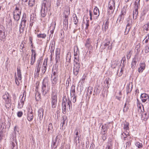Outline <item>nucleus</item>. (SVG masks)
<instances>
[{
  "label": "nucleus",
  "mask_w": 149,
  "mask_h": 149,
  "mask_svg": "<svg viewBox=\"0 0 149 149\" xmlns=\"http://www.w3.org/2000/svg\"><path fill=\"white\" fill-rule=\"evenodd\" d=\"M57 91L56 89H53L51 93V103L52 108H56L57 103Z\"/></svg>",
  "instance_id": "f257e3e1"
},
{
  "label": "nucleus",
  "mask_w": 149,
  "mask_h": 149,
  "mask_svg": "<svg viewBox=\"0 0 149 149\" xmlns=\"http://www.w3.org/2000/svg\"><path fill=\"white\" fill-rule=\"evenodd\" d=\"M61 138L62 136L61 135H58L56 136L55 140H53L52 144V149H55L57 148V146L59 145L61 139Z\"/></svg>",
  "instance_id": "f03ea898"
},
{
  "label": "nucleus",
  "mask_w": 149,
  "mask_h": 149,
  "mask_svg": "<svg viewBox=\"0 0 149 149\" xmlns=\"http://www.w3.org/2000/svg\"><path fill=\"white\" fill-rule=\"evenodd\" d=\"M140 0H139L137 2L135 1L134 3L135 10L133 12V17L134 19H136L138 15V9L140 5Z\"/></svg>",
  "instance_id": "7ed1b4c3"
},
{
  "label": "nucleus",
  "mask_w": 149,
  "mask_h": 149,
  "mask_svg": "<svg viewBox=\"0 0 149 149\" xmlns=\"http://www.w3.org/2000/svg\"><path fill=\"white\" fill-rule=\"evenodd\" d=\"M48 79L47 78H45L43 81L42 84V94L44 95H46L48 92V90H46L47 86L48 85Z\"/></svg>",
  "instance_id": "20e7f679"
},
{
  "label": "nucleus",
  "mask_w": 149,
  "mask_h": 149,
  "mask_svg": "<svg viewBox=\"0 0 149 149\" xmlns=\"http://www.w3.org/2000/svg\"><path fill=\"white\" fill-rule=\"evenodd\" d=\"M115 2L113 0H111L109 2L108 5V8L109 9H108L109 12H111L113 13L115 9Z\"/></svg>",
  "instance_id": "39448f33"
},
{
  "label": "nucleus",
  "mask_w": 149,
  "mask_h": 149,
  "mask_svg": "<svg viewBox=\"0 0 149 149\" xmlns=\"http://www.w3.org/2000/svg\"><path fill=\"white\" fill-rule=\"evenodd\" d=\"M138 59V57L136 55H135L131 63V68L133 70L135 69L136 66Z\"/></svg>",
  "instance_id": "423d86ee"
},
{
  "label": "nucleus",
  "mask_w": 149,
  "mask_h": 149,
  "mask_svg": "<svg viewBox=\"0 0 149 149\" xmlns=\"http://www.w3.org/2000/svg\"><path fill=\"white\" fill-rule=\"evenodd\" d=\"M40 60H38L36 67L35 75L38 76L39 75V73L40 71V68L41 67V65L40 64Z\"/></svg>",
  "instance_id": "0eeeda50"
},
{
  "label": "nucleus",
  "mask_w": 149,
  "mask_h": 149,
  "mask_svg": "<svg viewBox=\"0 0 149 149\" xmlns=\"http://www.w3.org/2000/svg\"><path fill=\"white\" fill-rule=\"evenodd\" d=\"M51 2L49 0H43L42 8H50L51 6Z\"/></svg>",
  "instance_id": "6e6552de"
},
{
  "label": "nucleus",
  "mask_w": 149,
  "mask_h": 149,
  "mask_svg": "<svg viewBox=\"0 0 149 149\" xmlns=\"http://www.w3.org/2000/svg\"><path fill=\"white\" fill-rule=\"evenodd\" d=\"M5 28L3 26L0 24V38H3L6 36L5 34Z\"/></svg>",
  "instance_id": "1a4fd4ad"
},
{
  "label": "nucleus",
  "mask_w": 149,
  "mask_h": 149,
  "mask_svg": "<svg viewBox=\"0 0 149 149\" xmlns=\"http://www.w3.org/2000/svg\"><path fill=\"white\" fill-rule=\"evenodd\" d=\"M48 58H46L44 60L42 68V72L43 74H44L46 70L47 65Z\"/></svg>",
  "instance_id": "9d476101"
},
{
  "label": "nucleus",
  "mask_w": 149,
  "mask_h": 149,
  "mask_svg": "<svg viewBox=\"0 0 149 149\" xmlns=\"http://www.w3.org/2000/svg\"><path fill=\"white\" fill-rule=\"evenodd\" d=\"M110 44V42L109 40H105V41L103 42L102 46L104 45V47L103 49H105L107 46H108V48L109 49H112L111 44L109 45Z\"/></svg>",
  "instance_id": "9b49d317"
},
{
  "label": "nucleus",
  "mask_w": 149,
  "mask_h": 149,
  "mask_svg": "<svg viewBox=\"0 0 149 149\" xmlns=\"http://www.w3.org/2000/svg\"><path fill=\"white\" fill-rule=\"evenodd\" d=\"M58 70L57 68L53 69L52 70V73L51 76V78L58 79Z\"/></svg>",
  "instance_id": "f8f14e48"
},
{
  "label": "nucleus",
  "mask_w": 149,
  "mask_h": 149,
  "mask_svg": "<svg viewBox=\"0 0 149 149\" xmlns=\"http://www.w3.org/2000/svg\"><path fill=\"white\" fill-rule=\"evenodd\" d=\"M13 140L11 141V147L12 149H15L17 147V148H18L17 146V142L16 139L14 138L12 139Z\"/></svg>",
  "instance_id": "ddd939ff"
},
{
  "label": "nucleus",
  "mask_w": 149,
  "mask_h": 149,
  "mask_svg": "<svg viewBox=\"0 0 149 149\" xmlns=\"http://www.w3.org/2000/svg\"><path fill=\"white\" fill-rule=\"evenodd\" d=\"M67 118L66 116H63L62 117V119L61 120V127L62 129H63V125H65L66 122L67 123V122L66 120L67 119Z\"/></svg>",
  "instance_id": "4468645a"
},
{
  "label": "nucleus",
  "mask_w": 149,
  "mask_h": 149,
  "mask_svg": "<svg viewBox=\"0 0 149 149\" xmlns=\"http://www.w3.org/2000/svg\"><path fill=\"white\" fill-rule=\"evenodd\" d=\"M80 66H74L73 68V73L75 76H77L78 74Z\"/></svg>",
  "instance_id": "2eb2a0df"
},
{
  "label": "nucleus",
  "mask_w": 149,
  "mask_h": 149,
  "mask_svg": "<svg viewBox=\"0 0 149 149\" xmlns=\"http://www.w3.org/2000/svg\"><path fill=\"white\" fill-rule=\"evenodd\" d=\"M26 15L25 14H24L23 15V17L21 20V22L20 25L23 26H25V23L26 22Z\"/></svg>",
  "instance_id": "dca6fc26"
},
{
  "label": "nucleus",
  "mask_w": 149,
  "mask_h": 149,
  "mask_svg": "<svg viewBox=\"0 0 149 149\" xmlns=\"http://www.w3.org/2000/svg\"><path fill=\"white\" fill-rule=\"evenodd\" d=\"M43 109L41 108H40L38 111V117L40 120H42L43 118Z\"/></svg>",
  "instance_id": "f3484780"
},
{
  "label": "nucleus",
  "mask_w": 149,
  "mask_h": 149,
  "mask_svg": "<svg viewBox=\"0 0 149 149\" xmlns=\"http://www.w3.org/2000/svg\"><path fill=\"white\" fill-rule=\"evenodd\" d=\"M18 13H14L13 18L15 20L17 21H18L20 19V15L21 14V11H18Z\"/></svg>",
  "instance_id": "a211bd4d"
},
{
  "label": "nucleus",
  "mask_w": 149,
  "mask_h": 149,
  "mask_svg": "<svg viewBox=\"0 0 149 149\" xmlns=\"http://www.w3.org/2000/svg\"><path fill=\"white\" fill-rule=\"evenodd\" d=\"M33 117V113L32 111H29L27 113V119L29 121L32 120Z\"/></svg>",
  "instance_id": "6ab92c4d"
},
{
  "label": "nucleus",
  "mask_w": 149,
  "mask_h": 149,
  "mask_svg": "<svg viewBox=\"0 0 149 149\" xmlns=\"http://www.w3.org/2000/svg\"><path fill=\"white\" fill-rule=\"evenodd\" d=\"M60 50L59 49H57L56 51L55 52L56 58L55 60L56 61V63H57L58 61L60 60Z\"/></svg>",
  "instance_id": "aec40b11"
},
{
  "label": "nucleus",
  "mask_w": 149,
  "mask_h": 149,
  "mask_svg": "<svg viewBox=\"0 0 149 149\" xmlns=\"http://www.w3.org/2000/svg\"><path fill=\"white\" fill-rule=\"evenodd\" d=\"M51 81L52 86V88H53L54 89H55V86L58 82V79H53L51 78Z\"/></svg>",
  "instance_id": "412c9836"
},
{
  "label": "nucleus",
  "mask_w": 149,
  "mask_h": 149,
  "mask_svg": "<svg viewBox=\"0 0 149 149\" xmlns=\"http://www.w3.org/2000/svg\"><path fill=\"white\" fill-rule=\"evenodd\" d=\"M94 15H95L96 19L97 18L99 15V11L98 8L96 7L94 9Z\"/></svg>",
  "instance_id": "4be33fe9"
},
{
  "label": "nucleus",
  "mask_w": 149,
  "mask_h": 149,
  "mask_svg": "<svg viewBox=\"0 0 149 149\" xmlns=\"http://www.w3.org/2000/svg\"><path fill=\"white\" fill-rule=\"evenodd\" d=\"M47 8H42L41 10V16L43 17H45L46 15L47 11Z\"/></svg>",
  "instance_id": "5701e85b"
},
{
  "label": "nucleus",
  "mask_w": 149,
  "mask_h": 149,
  "mask_svg": "<svg viewBox=\"0 0 149 149\" xmlns=\"http://www.w3.org/2000/svg\"><path fill=\"white\" fill-rule=\"evenodd\" d=\"M111 81V79L109 78H107L106 79L104 82V86L106 88H109V81Z\"/></svg>",
  "instance_id": "b1692460"
},
{
  "label": "nucleus",
  "mask_w": 149,
  "mask_h": 149,
  "mask_svg": "<svg viewBox=\"0 0 149 149\" xmlns=\"http://www.w3.org/2000/svg\"><path fill=\"white\" fill-rule=\"evenodd\" d=\"M17 75L18 79L19 80H21L22 79V74L20 69L19 68H17Z\"/></svg>",
  "instance_id": "393cba45"
},
{
  "label": "nucleus",
  "mask_w": 149,
  "mask_h": 149,
  "mask_svg": "<svg viewBox=\"0 0 149 149\" xmlns=\"http://www.w3.org/2000/svg\"><path fill=\"white\" fill-rule=\"evenodd\" d=\"M91 39L90 38L87 39L86 40V42L85 44L86 47L88 48H89L91 46Z\"/></svg>",
  "instance_id": "a878e982"
},
{
  "label": "nucleus",
  "mask_w": 149,
  "mask_h": 149,
  "mask_svg": "<svg viewBox=\"0 0 149 149\" xmlns=\"http://www.w3.org/2000/svg\"><path fill=\"white\" fill-rule=\"evenodd\" d=\"M75 86L72 85L71 86L70 89V96L75 95Z\"/></svg>",
  "instance_id": "bb28decb"
},
{
  "label": "nucleus",
  "mask_w": 149,
  "mask_h": 149,
  "mask_svg": "<svg viewBox=\"0 0 149 149\" xmlns=\"http://www.w3.org/2000/svg\"><path fill=\"white\" fill-rule=\"evenodd\" d=\"M102 134H106L107 133V127L106 125L104 126L102 125Z\"/></svg>",
  "instance_id": "cd10ccee"
},
{
  "label": "nucleus",
  "mask_w": 149,
  "mask_h": 149,
  "mask_svg": "<svg viewBox=\"0 0 149 149\" xmlns=\"http://www.w3.org/2000/svg\"><path fill=\"white\" fill-rule=\"evenodd\" d=\"M129 134V133L127 132H124L122 133V138H123V139L124 140H126V138L127 136H128V134Z\"/></svg>",
  "instance_id": "c85d7f7f"
},
{
  "label": "nucleus",
  "mask_w": 149,
  "mask_h": 149,
  "mask_svg": "<svg viewBox=\"0 0 149 149\" xmlns=\"http://www.w3.org/2000/svg\"><path fill=\"white\" fill-rule=\"evenodd\" d=\"M67 99L65 96L63 97L62 103V107H66Z\"/></svg>",
  "instance_id": "c756f323"
},
{
  "label": "nucleus",
  "mask_w": 149,
  "mask_h": 149,
  "mask_svg": "<svg viewBox=\"0 0 149 149\" xmlns=\"http://www.w3.org/2000/svg\"><path fill=\"white\" fill-rule=\"evenodd\" d=\"M109 25V22L108 21H106L105 23L104 24V27L103 28V32H105L108 29V26Z\"/></svg>",
  "instance_id": "7c9ffc66"
},
{
  "label": "nucleus",
  "mask_w": 149,
  "mask_h": 149,
  "mask_svg": "<svg viewBox=\"0 0 149 149\" xmlns=\"http://www.w3.org/2000/svg\"><path fill=\"white\" fill-rule=\"evenodd\" d=\"M35 0H29V6L31 7H33L35 5Z\"/></svg>",
  "instance_id": "2f4dec72"
},
{
  "label": "nucleus",
  "mask_w": 149,
  "mask_h": 149,
  "mask_svg": "<svg viewBox=\"0 0 149 149\" xmlns=\"http://www.w3.org/2000/svg\"><path fill=\"white\" fill-rule=\"evenodd\" d=\"M129 124L128 122H125L124 124V127L123 129L125 130H129Z\"/></svg>",
  "instance_id": "473e14b6"
},
{
  "label": "nucleus",
  "mask_w": 149,
  "mask_h": 149,
  "mask_svg": "<svg viewBox=\"0 0 149 149\" xmlns=\"http://www.w3.org/2000/svg\"><path fill=\"white\" fill-rule=\"evenodd\" d=\"M130 102V100H127L126 103L125 104L124 107L123 109V111L124 112H126L127 111V110L128 109V107H126V105L127 104H128Z\"/></svg>",
  "instance_id": "72a5a7b5"
},
{
  "label": "nucleus",
  "mask_w": 149,
  "mask_h": 149,
  "mask_svg": "<svg viewBox=\"0 0 149 149\" xmlns=\"http://www.w3.org/2000/svg\"><path fill=\"white\" fill-rule=\"evenodd\" d=\"M24 104V101L23 100H21L19 102H18V108H21L23 107Z\"/></svg>",
  "instance_id": "f704fd0d"
},
{
  "label": "nucleus",
  "mask_w": 149,
  "mask_h": 149,
  "mask_svg": "<svg viewBox=\"0 0 149 149\" xmlns=\"http://www.w3.org/2000/svg\"><path fill=\"white\" fill-rule=\"evenodd\" d=\"M124 16L123 15H121V14L119 16L117 21H118L119 22H120V21H122L124 19Z\"/></svg>",
  "instance_id": "c9c22d12"
},
{
  "label": "nucleus",
  "mask_w": 149,
  "mask_h": 149,
  "mask_svg": "<svg viewBox=\"0 0 149 149\" xmlns=\"http://www.w3.org/2000/svg\"><path fill=\"white\" fill-rule=\"evenodd\" d=\"M140 98L143 99H148L149 96L146 93H143L141 94Z\"/></svg>",
  "instance_id": "e433bc0d"
},
{
  "label": "nucleus",
  "mask_w": 149,
  "mask_h": 149,
  "mask_svg": "<svg viewBox=\"0 0 149 149\" xmlns=\"http://www.w3.org/2000/svg\"><path fill=\"white\" fill-rule=\"evenodd\" d=\"M25 26H24L21 25H19V31L20 33H23L24 31Z\"/></svg>",
  "instance_id": "4c0bfd02"
},
{
  "label": "nucleus",
  "mask_w": 149,
  "mask_h": 149,
  "mask_svg": "<svg viewBox=\"0 0 149 149\" xmlns=\"http://www.w3.org/2000/svg\"><path fill=\"white\" fill-rule=\"evenodd\" d=\"M66 63H70L71 60V56L69 55L68 54H67L66 57Z\"/></svg>",
  "instance_id": "58836bf2"
},
{
  "label": "nucleus",
  "mask_w": 149,
  "mask_h": 149,
  "mask_svg": "<svg viewBox=\"0 0 149 149\" xmlns=\"http://www.w3.org/2000/svg\"><path fill=\"white\" fill-rule=\"evenodd\" d=\"M64 27H65L66 29L68 27V19H65L63 22Z\"/></svg>",
  "instance_id": "ea45409f"
},
{
  "label": "nucleus",
  "mask_w": 149,
  "mask_h": 149,
  "mask_svg": "<svg viewBox=\"0 0 149 149\" xmlns=\"http://www.w3.org/2000/svg\"><path fill=\"white\" fill-rule=\"evenodd\" d=\"M3 98L5 100L9 99V95L8 92H6L5 93V94L3 96Z\"/></svg>",
  "instance_id": "a19ab883"
},
{
  "label": "nucleus",
  "mask_w": 149,
  "mask_h": 149,
  "mask_svg": "<svg viewBox=\"0 0 149 149\" xmlns=\"http://www.w3.org/2000/svg\"><path fill=\"white\" fill-rule=\"evenodd\" d=\"M136 146L139 148H141L143 147V144L139 142H137L135 143Z\"/></svg>",
  "instance_id": "79ce46f5"
},
{
  "label": "nucleus",
  "mask_w": 149,
  "mask_h": 149,
  "mask_svg": "<svg viewBox=\"0 0 149 149\" xmlns=\"http://www.w3.org/2000/svg\"><path fill=\"white\" fill-rule=\"evenodd\" d=\"M127 23V24L126 27H129L131 28V25L132 22L130 18L128 19Z\"/></svg>",
  "instance_id": "37998d69"
},
{
  "label": "nucleus",
  "mask_w": 149,
  "mask_h": 149,
  "mask_svg": "<svg viewBox=\"0 0 149 149\" xmlns=\"http://www.w3.org/2000/svg\"><path fill=\"white\" fill-rule=\"evenodd\" d=\"M143 29H145L146 31H148L149 30V24L148 23L146 24H145L143 26Z\"/></svg>",
  "instance_id": "c03bdc74"
},
{
  "label": "nucleus",
  "mask_w": 149,
  "mask_h": 149,
  "mask_svg": "<svg viewBox=\"0 0 149 149\" xmlns=\"http://www.w3.org/2000/svg\"><path fill=\"white\" fill-rule=\"evenodd\" d=\"M77 137L76 138V137H74V141L76 143V145L77 144V142L78 143H79L80 142V139H79V136H77Z\"/></svg>",
  "instance_id": "a18cd8bd"
},
{
  "label": "nucleus",
  "mask_w": 149,
  "mask_h": 149,
  "mask_svg": "<svg viewBox=\"0 0 149 149\" xmlns=\"http://www.w3.org/2000/svg\"><path fill=\"white\" fill-rule=\"evenodd\" d=\"M46 36V35L44 33L43 34H38L37 37L39 38H45Z\"/></svg>",
  "instance_id": "49530a36"
},
{
  "label": "nucleus",
  "mask_w": 149,
  "mask_h": 149,
  "mask_svg": "<svg viewBox=\"0 0 149 149\" xmlns=\"http://www.w3.org/2000/svg\"><path fill=\"white\" fill-rule=\"evenodd\" d=\"M67 101V106H68L69 109H70V106L72 107V103L70 100L68 98V100Z\"/></svg>",
  "instance_id": "de8ad7c7"
},
{
  "label": "nucleus",
  "mask_w": 149,
  "mask_h": 149,
  "mask_svg": "<svg viewBox=\"0 0 149 149\" xmlns=\"http://www.w3.org/2000/svg\"><path fill=\"white\" fill-rule=\"evenodd\" d=\"M71 99V100L73 103H75L76 101V95H72L70 96Z\"/></svg>",
  "instance_id": "09e8293b"
},
{
  "label": "nucleus",
  "mask_w": 149,
  "mask_h": 149,
  "mask_svg": "<svg viewBox=\"0 0 149 149\" xmlns=\"http://www.w3.org/2000/svg\"><path fill=\"white\" fill-rule=\"evenodd\" d=\"M131 54L132 53L131 51H130L127 52V59L129 60L130 58Z\"/></svg>",
  "instance_id": "8fccbe9b"
},
{
  "label": "nucleus",
  "mask_w": 149,
  "mask_h": 149,
  "mask_svg": "<svg viewBox=\"0 0 149 149\" xmlns=\"http://www.w3.org/2000/svg\"><path fill=\"white\" fill-rule=\"evenodd\" d=\"M132 88H130L129 86H127L126 88V92L127 94L128 93H130L132 91Z\"/></svg>",
  "instance_id": "3c124183"
},
{
  "label": "nucleus",
  "mask_w": 149,
  "mask_h": 149,
  "mask_svg": "<svg viewBox=\"0 0 149 149\" xmlns=\"http://www.w3.org/2000/svg\"><path fill=\"white\" fill-rule=\"evenodd\" d=\"M78 53H79V51L78 50V48L77 47V49L76 50L74 49V56H77Z\"/></svg>",
  "instance_id": "603ef678"
},
{
  "label": "nucleus",
  "mask_w": 149,
  "mask_h": 149,
  "mask_svg": "<svg viewBox=\"0 0 149 149\" xmlns=\"http://www.w3.org/2000/svg\"><path fill=\"white\" fill-rule=\"evenodd\" d=\"M131 145V143L130 141H128L126 143L125 145H126V148L127 149L129 148Z\"/></svg>",
  "instance_id": "864d4df0"
},
{
  "label": "nucleus",
  "mask_w": 149,
  "mask_h": 149,
  "mask_svg": "<svg viewBox=\"0 0 149 149\" xmlns=\"http://www.w3.org/2000/svg\"><path fill=\"white\" fill-rule=\"evenodd\" d=\"M73 21L74 23L75 24H76L78 22V20L76 15H75V16L73 17Z\"/></svg>",
  "instance_id": "5fc2aeb1"
},
{
  "label": "nucleus",
  "mask_w": 149,
  "mask_h": 149,
  "mask_svg": "<svg viewBox=\"0 0 149 149\" xmlns=\"http://www.w3.org/2000/svg\"><path fill=\"white\" fill-rule=\"evenodd\" d=\"M130 27H129L126 28L125 31V35H127L129 31H130Z\"/></svg>",
  "instance_id": "6e6d98bb"
},
{
  "label": "nucleus",
  "mask_w": 149,
  "mask_h": 149,
  "mask_svg": "<svg viewBox=\"0 0 149 149\" xmlns=\"http://www.w3.org/2000/svg\"><path fill=\"white\" fill-rule=\"evenodd\" d=\"M53 129L52 125V123H49L48 125V131H49L50 130L52 131Z\"/></svg>",
  "instance_id": "4d7b16f0"
},
{
  "label": "nucleus",
  "mask_w": 149,
  "mask_h": 149,
  "mask_svg": "<svg viewBox=\"0 0 149 149\" xmlns=\"http://www.w3.org/2000/svg\"><path fill=\"white\" fill-rule=\"evenodd\" d=\"M35 97L36 100H39L40 99L41 95L39 93H37L36 94Z\"/></svg>",
  "instance_id": "13d9d810"
},
{
  "label": "nucleus",
  "mask_w": 149,
  "mask_h": 149,
  "mask_svg": "<svg viewBox=\"0 0 149 149\" xmlns=\"http://www.w3.org/2000/svg\"><path fill=\"white\" fill-rule=\"evenodd\" d=\"M126 10L125 9V8H123L122 9L121 14L122 15L125 16V15H126Z\"/></svg>",
  "instance_id": "bf43d9fd"
},
{
  "label": "nucleus",
  "mask_w": 149,
  "mask_h": 149,
  "mask_svg": "<svg viewBox=\"0 0 149 149\" xmlns=\"http://www.w3.org/2000/svg\"><path fill=\"white\" fill-rule=\"evenodd\" d=\"M36 60H34V59L33 58V56H31V63L30 64L31 65H33L35 61Z\"/></svg>",
  "instance_id": "052dcab7"
},
{
  "label": "nucleus",
  "mask_w": 149,
  "mask_h": 149,
  "mask_svg": "<svg viewBox=\"0 0 149 149\" xmlns=\"http://www.w3.org/2000/svg\"><path fill=\"white\" fill-rule=\"evenodd\" d=\"M16 73H15V81L16 83L17 84V85H19V82L18 81V80H19V79H18V78H17V77L16 76Z\"/></svg>",
  "instance_id": "680f3d73"
},
{
  "label": "nucleus",
  "mask_w": 149,
  "mask_h": 149,
  "mask_svg": "<svg viewBox=\"0 0 149 149\" xmlns=\"http://www.w3.org/2000/svg\"><path fill=\"white\" fill-rule=\"evenodd\" d=\"M146 65L144 63H142L140 64V67L143 70H144L145 68Z\"/></svg>",
  "instance_id": "e2e57ef3"
},
{
  "label": "nucleus",
  "mask_w": 149,
  "mask_h": 149,
  "mask_svg": "<svg viewBox=\"0 0 149 149\" xmlns=\"http://www.w3.org/2000/svg\"><path fill=\"white\" fill-rule=\"evenodd\" d=\"M79 61H74V66H80V64L79 63Z\"/></svg>",
  "instance_id": "0e129e2a"
},
{
  "label": "nucleus",
  "mask_w": 149,
  "mask_h": 149,
  "mask_svg": "<svg viewBox=\"0 0 149 149\" xmlns=\"http://www.w3.org/2000/svg\"><path fill=\"white\" fill-rule=\"evenodd\" d=\"M36 19V17H34V15L33 14L31 15L30 18V20L35 21Z\"/></svg>",
  "instance_id": "69168bd1"
},
{
  "label": "nucleus",
  "mask_w": 149,
  "mask_h": 149,
  "mask_svg": "<svg viewBox=\"0 0 149 149\" xmlns=\"http://www.w3.org/2000/svg\"><path fill=\"white\" fill-rule=\"evenodd\" d=\"M23 115V113L22 111H19L17 113V116L19 117H21Z\"/></svg>",
  "instance_id": "338daca9"
},
{
  "label": "nucleus",
  "mask_w": 149,
  "mask_h": 149,
  "mask_svg": "<svg viewBox=\"0 0 149 149\" xmlns=\"http://www.w3.org/2000/svg\"><path fill=\"white\" fill-rule=\"evenodd\" d=\"M102 137L104 141H105L106 139V134H102Z\"/></svg>",
  "instance_id": "774afa93"
}]
</instances>
